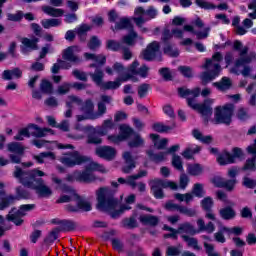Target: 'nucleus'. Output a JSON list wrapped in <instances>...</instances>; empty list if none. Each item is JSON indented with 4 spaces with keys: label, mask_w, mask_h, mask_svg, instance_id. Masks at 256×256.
<instances>
[{
    "label": "nucleus",
    "mask_w": 256,
    "mask_h": 256,
    "mask_svg": "<svg viewBox=\"0 0 256 256\" xmlns=\"http://www.w3.org/2000/svg\"><path fill=\"white\" fill-rule=\"evenodd\" d=\"M42 11L50 17H62L64 13L62 9L53 8L51 6H42Z\"/></svg>",
    "instance_id": "nucleus-44"
},
{
    "label": "nucleus",
    "mask_w": 256,
    "mask_h": 256,
    "mask_svg": "<svg viewBox=\"0 0 256 256\" xmlns=\"http://www.w3.org/2000/svg\"><path fill=\"white\" fill-rule=\"evenodd\" d=\"M165 154V152H159L156 154L155 152H153V150L146 151V155L153 163H161L165 161Z\"/></svg>",
    "instance_id": "nucleus-40"
},
{
    "label": "nucleus",
    "mask_w": 256,
    "mask_h": 256,
    "mask_svg": "<svg viewBox=\"0 0 256 256\" xmlns=\"http://www.w3.org/2000/svg\"><path fill=\"white\" fill-rule=\"evenodd\" d=\"M22 76H23V71H21V69L19 68H14L12 70H5L2 73V79H4V81H11V79H21Z\"/></svg>",
    "instance_id": "nucleus-29"
},
{
    "label": "nucleus",
    "mask_w": 256,
    "mask_h": 256,
    "mask_svg": "<svg viewBox=\"0 0 256 256\" xmlns=\"http://www.w3.org/2000/svg\"><path fill=\"white\" fill-rule=\"evenodd\" d=\"M73 77H75V79H78V81H84L87 82L88 78H87V73L81 71V70H73L72 72Z\"/></svg>",
    "instance_id": "nucleus-63"
},
{
    "label": "nucleus",
    "mask_w": 256,
    "mask_h": 256,
    "mask_svg": "<svg viewBox=\"0 0 256 256\" xmlns=\"http://www.w3.org/2000/svg\"><path fill=\"white\" fill-rule=\"evenodd\" d=\"M75 201L76 205H67L66 210L68 213H89L93 209L91 202L85 200L81 195L71 188V186H65V203H71Z\"/></svg>",
    "instance_id": "nucleus-4"
},
{
    "label": "nucleus",
    "mask_w": 256,
    "mask_h": 256,
    "mask_svg": "<svg viewBox=\"0 0 256 256\" xmlns=\"http://www.w3.org/2000/svg\"><path fill=\"white\" fill-rule=\"evenodd\" d=\"M172 166L175 169H177V171H183V161L181 160V156H179L177 154H173Z\"/></svg>",
    "instance_id": "nucleus-58"
},
{
    "label": "nucleus",
    "mask_w": 256,
    "mask_h": 256,
    "mask_svg": "<svg viewBox=\"0 0 256 256\" xmlns=\"http://www.w3.org/2000/svg\"><path fill=\"white\" fill-rule=\"evenodd\" d=\"M40 91L42 93H46L47 95L53 93V86L51 85V82L43 80L40 84Z\"/></svg>",
    "instance_id": "nucleus-59"
},
{
    "label": "nucleus",
    "mask_w": 256,
    "mask_h": 256,
    "mask_svg": "<svg viewBox=\"0 0 256 256\" xmlns=\"http://www.w3.org/2000/svg\"><path fill=\"white\" fill-rule=\"evenodd\" d=\"M221 71V64L215 63L213 64L212 70L202 72V74L200 75L202 85H207V83H211V81L217 79V77L221 74Z\"/></svg>",
    "instance_id": "nucleus-17"
},
{
    "label": "nucleus",
    "mask_w": 256,
    "mask_h": 256,
    "mask_svg": "<svg viewBox=\"0 0 256 256\" xmlns=\"http://www.w3.org/2000/svg\"><path fill=\"white\" fill-rule=\"evenodd\" d=\"M183 241H185L188 247H193L196 251H201V247L199 246V241L197 238L189 237L187 235H182Z\"/></svg>",
    "instance_id": "nucleus-47"
},
{
    "label": "nucleus",
    "mask_w": 256,
    "mask_h": 256,
    "mask_svg": "<svg viewBox=\"0 0 256 256\" xmlns=\"http://www.w3.org/2000/svg\"><path fill=\"white\" fill-rule=\"evenodd\" d=\"M111 103H113V97L102 94L100 96V101L97 103L98 109L96 113H93L95 105L91 99L85 101L83 111H85L87 115H91L90 119H99V117H103V115L107 113V105H111Z\"/></svg>",
    "instance_id": "nucleus-5"
},
{
    "label": "nucleus",
    "mask_w": 256,
    "mask_h": 256,
    "mask_svg": "<svg viewBox=\"0 0 256 256\" xmlns=\"http://www.w3.org/2000/svg\"><path fill=\"white\" fill-rule=\"evenodd\" d=\"M33 159L37 163H49V161H55V153L53 152H42L38 155H34Z\"/></svg>",
    "instance_id": "nucleus-35"
},
{
    "label": "nucleus",
    "mask_w": 256,
    "mask_h": 256,
    "mask_svg": "<svg viewBox=\"0 0 256 256\" xmlns=\"http://www.w3.org/2000/svg\"><path fill=\"white\" fill-rule=\"evenodd\" d=\"M45 175V172L38 168L24 172L21 168L16 167V170L14 171V177H16L24 187L33 189L39 197H51V195H53L51 187L47 186L43 179L37 178L45 177Z\"/></svg>",
    "instance_id": "nucleus-1"
},
{
    "label": "nucleus",
    "mask_w": 256,
    "mask_h": 256,
    "mask_svg": "<svg viewBox=\"0 0 256 256\" xmlns=\"http://www.w3.org/2000/svg\"><path fill=\"white\" fill-rule=\"evenodd\" d=\"M76 177L79 183H93L95 181V176L91 174V170H87V167L82 172L77 171Z\"/></svg>",
    "instance_id": "nucleus-27"
},
{
    "label": "nucleus",
    "mask_w": 256,
    "mask_h": 256,
    "mask_svg": "<svg viewBox=\"0 0 256 256\" xmlns=\"http://www.w3.org/2000/svg\"><path fill=\"white\" fill-rule=\"evenodd\" d=\"M161 49V45L157 41H153L149 43L144 50H142L140 57L144 61H155L157 59V53H159V50Z\"/></svg>",
    "instance_id": "nucleus-13"
},
{
    "label": "nucleus",
    "mask_w": 256,
    "mask_h": 256,
    "mask_svg": "<svg viewBox=\"0 0 256 256\" xmlns=\"http://www.w3.org/2000/svg\"><path fill=\"white\" fill-rule=\"evenodd\" d=\"M176 127L177 123H175V121H172L171 125H165L161 122H156L152 125V129L156 133H169V131H173Z\"/></svg>",
    "instance_id": "nucleus-25"
},
{
    "label": "nucleus",
    "mask_w": 256,
    "mask_h": 256,
    "mask_svg": "<svg viewBox=\"0 0 256 256\" xmlns=\"http://www.w3.org/2000/svg\"><path fill=\"white\" fill-rule=\"evenodd\" d=\"M76 129H79L84 133H88L87 135L88 145H101V143H103V139L100 136H98L97 132H95V127L91 125H87L79 128V126H77Z\"/></svg>",
    "instance_id": "nucleus-15"
},
{
    "label": "nucleus",
    "mask_w": 256,
    "mask_h": 256,
    "mask_svg": "<svg viewBox=\"0 0 256 256\" xmlns=\"http://www.w3.org/2000/svg\"><path fill=\"white\" fill-rule=\"evenodd\" d=\"M35 209V205L33 204H25L20 206L19 210L12 209L9 214L7 215L8 221H12V223L16 224L17 226L23 224V219L21 217H25L27 213L33 211Z\"/></svg>",
    "instance_id": "nucleus-10"
},
{
    "label": "nucleus",
    "mask_w": 256,
    "mask_h": 256,
    "mask_svg": "<svg viewBox=\"0 0 256 256\" xmlns=\"http://www.w3.org/2000/svg\"><path fill=\"white\" fill-rule=\"evenodd\" d=\"M3 187V183L0 182V211L7 209V207H9L11 203H15L17 199H27V197H29V194H27V192H25L22 188H17V197L7 196L5 195V192H3Z\"/></svg>",
    "instance_id": "nucleus-9"
},
{
    "label": "nucleus",
    "mask_w": 256,
    "mask_h": 256,
    "mask_svg": "<svg viewBox=\"0 0 256 256\" xmlns=\"http://www.w3.org/2000/svg\"><path fill=\"white\" fill-rule=\"evenodd\" d=\"M105 79V73L98 72L94 75V83L96 87H100L102 91H115L121 87V82L116 78L115 81H103Z\"/></svg>",
    "instance_id": "nucleus-11"
},
{
    "label": "nucleus",
    "mask_w": 256,
    "mask_h": 256,
    "mask_svg": "<svg viewBox=\"0 0 256 256\" xmlns=\"http://www.w3.org/2000/svg\"><path fill=\"white\" fill-rule=\"evenodd\" d=\"M174 198L177 199V201H180V203H183V201H185V203H191V200L193 199V192L185 194L176 193Z\"/></svg>",
    "instance_id": "nucleus-53"
},
{
    "label": "nucleus",
    "mask_w": 256,
    "mask_h": 256,
    "mask_svg": "<svg viewBox=\"0 0 256 256\" xmlns=\"http://www.w3.org/2000/svg\"><path fill=\"white\" fill-rule=\"evenodd\" d=\"M196 5L200 7V9L205 10L219 9V11H227V9H229V5L225 2L215 5L209 2H205L203 0H196Z\"/></svg>",
    "instance_id": "nucleus-21"
},
{
    "label": "nucleus",
    "mask_w": 256,
    "mask_h": 256,
    "mask_svg": "<svg viewBox=\"0 0 256 256\" xmlns=\"http://www.w3.org/2000/svg\"><path fill=\"white\" fill-rule=\"evenodd\" d=\"M65 156V167H75V165L87 163V157L81 156L78 151L66 152Z\"/></svg>",
    "instance_id": "nucleus-16"
},
{
    "label": "nucleus",
    "mask_w": 256,
    "mask_h": 256,
    "mask_svg": "<svg viewBox=\"0 0 256 256\" xmlns=\"http://www.w3.org/2000/svg\"><path fill=\"white\" fill-rule=\"evenodd\" d=\"M123 44L117 40L109 39L106 41V50L112 51L113 53H117L121 51Z\"/></svg>",
    "instance_id": "nucleus-42"
},
{
    "label": "nucleus",
    "mask_w": 256,
    "mask_h": 256,
    "mask_svg": "<svg viewBox=\"0 0 256 256\" xmlns=\"http://www.w3.org/2000/svg\"><path fill=\"white\" fill-rule=\"evenodd\" d=\"M163 53L164 55H168V57H179V49H173V44H171V42L164 44Z\"/></svg>",
    "instance_id": "nucleus-45"
},
{
    "label": "nucleus",
    "mask_w": 256,
    "mask_h": 256,
    "mask_svg": "<svg viewBox=\"0 0 256 256\" xmlns=\"http://www.w3.org/2000/svg\"><path fill=\"white\" fill-rule=\"evenodd\" d=\"M242 169L243 171H256V156L248 158Z\"/></svg>",
    "instance_id": "nucleus-52"
},
{
    "label": "nucleus",
    "mask_w": 256,
    "mask_h": 256,
    "mask_svg": "<svg viewBox=\"0 0 256 256\" xmlns=\"http://www.w3.org/2000/svg\"><path fill=\"white\" fill-rule=\"evenodd\" d=\"M223 231H225L226 233H232L233 235H236L237 237H239V235L243 234V228H241L239 226H234L232 228L223 226Z\"/></svg>",
    "instance_id": "nucleus-60"
},
{
    "label": "nucleus",
    "mask_w": 256,
    "mask_h": 256,
    "mask_svg": "<svg viewBox=\"0 0 256 256\" xmlns=\"http://www.w3.org/2000/svg\"><path fill=\"white\" fill-rule=\"evenodd\" d=\"M111 29L112 31H123V29H129V31H131V29L134 28L129 18H121L119 22H116L114 27H111Z\"/></svg>",
    "instance_id": "nucleus-34"
},
{
    "label": "nucleus",
    "mask_w": 256,
    "mask_h": 256,
    "mask_svg": "<svg viewBox=\"0 0 256 256\" xmlns=\"http://www.w3.org/2000/svg\"><path fill=\"white\" fill-rule=\"evenodd\" d=\"M233 50L239 51V58L235 60L234 67L236 69H239L241 65H249L250 63H253V61H256V53L250 52L249 53V47L244 46L243 42L240 40H235L233 43Z\"/></svg>",
    "instance_id": "nucleus-8"
},
{
    "label": "nucleus",
    "mask_w": 256,
    "mask_h": 256,
    "mask_svg": "<svg viewBox=\"0 0 256 256\" xmlns=\"http://www.w3.org/2000/svg\"><path fill=\"white\" fill-rule=\"evenodd\" d=\"M219 215L221 219H224V221H231V219H235V217L237 216V212H235V209H233V207L226 206L219 210Z\"/></svg>",
    "instance_id": "nucleus-32"
},
{
    "label": "nucleus",
    "mask_w": 256,
    "mask_h": 256,
    "mask_svg": "<svg viewBox=\"0 0 256 256\" xmlns=\"http://www.w3.org/2000/svg\"><path fill=\"white\" fill-rule=\"evenodd\" d=\"M65 60L70 61V63H75L76 65H78V63H81V58L75 56L73 46L65 49Z\"/></svg>",
    "instance_id": "nucleus-39"
},
{
    "label": "nucleus",
    "mask_w": 256,
    "mask_h": 256,
    "mask_svg": "<svg viewBox=\"0 0 256 256\" xmlns=\"http://www.w3.org/2000/svg\"><path fill=\"white\" fill-rule=\"evenodd\" d=\"M139 221L142 225H149L150 227H157L159 225V217L151 214L141 215Z\"/></svg>",
    "instance_id": "nucleus-30"
},
{
    "label": "nucleus",
    "mask_w": 256,
    "mask_h": 256,
    "mask_svg": "<svg viewBox=\"0 0 256 256\" xmlns=\"http://www.w3.org/2000/svg\"><path fill=\"white\" fill-rule=\"evenodd\" d=\"M189 176L187 174L182 173L179 178V187L180 189H187V186L189 185Z\"/></svg>",
    "instance_id": "nucleus-64"
},
{
    "label": "nucleus",
    "mask_w": 256,
    "mask_h": 256,
    "mask_svg": "<svg viewBox=\"0 0 256 256\" xmlns=\"http://www.w3.org/2000/svg\"><path fill=\"white\" fill-rule=\"evenodd\" d=\"M149 90H151V85L147 83H142L138 86V97L140 99H145L149 95Z\"/></svg>",
    "instance_id": "nucleus-50"
},
{
    "label": "nucleus",
    "mask_w": 256,
    "mask_h": 256,
    "mask_svg": "<svg viewBox=\"0 0 256 256\" xmlns=\"http://www.w3.org/2000/svg\"><path fill=\"white\" fill-rule=\"evenodd\" d=\"M63 21L59 18H52V19H44L41 21L42 27L44 29H51V27H59Z\"/></svg>",
    "instance_id": "nucleus-43"
},
{
    "label": "nucleus",
    "mask_w": 256,
    "mask_h": 256,
    "mask_svg": "<svg viewBox=\"0 0 256 256\" xmlns=\"http://www.w3.org/2000/svg\"><path fill=\"white\" fill-rule=\"evenodd\" d=\"M213 61H215L216 63H221V61H223V54H221V52H215L212 55V58L206 59L204 69H209L210 67H213V65H215Z\"/></svg>",
    "instance_id": "nucleus-41"
},
{
    "label": "nucleus",
    "mask_w": 256,
    "mask_h": 256,
    "mask_svg": "<svg viewBox=\"0 0 256 256\" xmlns=\"http://www.w3.org/2000/svg\"><path fill=\"white\" fill-rule=\"evenodd\" d=\"M121 227L124 229H137V227H139V223L137 222L135 216H131L129 218L122 219Z\"/></svg>",
    "instance_id": "nucleus-37"
},
{
    "label": "nucleus",
    "mask_w": 256,
    "mask_h": 256,
    "mask_svg": "<svg viewBox=\"0 0 256 256\" xmlns=\"http://www.w3.org/2000/svg\"><path fill=\"white\" fill-rule=\"evenodd\" d=\"M213 86L216 87L218 91H229V89L233 87V81H231V78L224 76L219 82H214Z\"/></svg>",
    "instance_id": "nucleus-28"
},
{
    "label": "nucleus",
    "mask_w": 256,
    "mask_h": 256,
    "mask_svg": "<svg viewBox=\"0 0 256 256\" xmlns=\"http://www.w3.org/2000/svg\"><path fill=\"white\" fill-rule=\"evenodd\" d=\"M245 157V153L243 152V149L239 147H234L232 149V154H231V160L233 163H235V159H243Z\"/></svg>",
    "instance_id": "nucleus-56"
},
{
    "label": "nucleus",
    "mask_w": 256,
    "mask_h": 256,
    "mask_svg": "<svg viewBox=\"0 0 256 256\" xmlns=\"http://www.w3.org/2000/svg\"><path fill=\"white\" fill-rule=\"evenodd\" d=\"M177 230H178L179 235L181 233H187L188 235H197V233H199V231H197V229H195V226H193L189 222H184V223L180 224Z\"/></svg>",
    "instance_id": "nucleus-36"
},
{
    "label": "nucleus",
    "mask_w": 256,
    "mask_h": 256,
    "mask_svg": "<svg viewBox=\"0 0 256 256\" xmlns=\"http://www.w3.org/2000/svg\"><path fill=\"white\" fill-rule=\"evenodd\" d=\"M97 209L99 211H112V219H117L123 213V209L116 210L119 200L115 199L113 192L107 187H100L96 191Z\"/></svg>",
    "instance_id": "nucleus-3"
},
{
    "label": "nucleus",
    "mask_w": 256,
    "mask_h": 256,
    "mask_svg": "<svg viewBox=\"0 0 256 256\" xmlns=\"http://www.w3.org/2000/svg\"><path fill=\"white\" fill-rule=\"evenodd\" d=\"M95 155L104 161H113L117 157V150L112 146H98Z\"/></svg>",
    "instance_id": "nucleus-14"
},
{
    "label": "nucleus",
    "mask_w": 256,
    "mask_h": 256,
    "mask_svg": "<svg viewBox=\"0 0 256 256\" xmlns=\"http://www.w3.org/2000/svg\"><path fill=\"white\" fill-rule=\"evenodd\" d=\"M87 171H98L99 173H107V169H105V166L97 162H91L87 166Z\"/></svg>",
    "instance_id": "nucleus-54"
},
{
    "label": "nucleus",
    "mask_w": 256,
    "mask_h": 256,
    "mask_svg": "<svg viewBox=\"0 0 256 256\" xmlns=\"http://www.w3.org/2000/svg\"><path fill=\"white\" fill-rule=\"evenodd\" d=\"M211 103H213V100L211 99L204 100V103L198 104L196 111L201 113L203 117H211V115H213V108L211 107Z\"/></svg>",
    "instance_id": "nucleus-23"
},
{
    "label": "nucleus",
    "mask_w": 256,
    "mask_h": 256,
    "mask_svg": "<svg viewBox=\"0 0 256 256\" xmlns=\"http://www.w3.org/2000/svg\"><path fill=\"white\" fill-rule=\"evenodd\" d=\"M107 139L110 143H114V145L128 141L130 149H137L145 145V139L133 127H130L129 124H121L119 126V134L108 135Z\"/></svg>",
    "instance_id": "nucleus-2"
},
{
    "label": "nucleus",
    "mask_w": 256,
    "mask_h": 256,
    "mask_svg": "<svg viewBox=\"0 0 256 256\" xmlns=\"http://www.w3.org/2000/svg\"><path fill=\"white\" fill-rule=\"evenodd\" d=\"M236 118L238 119V121H241L242 123H247V121L251 119V114H249V108H238L236 112Z\"/></svg>",
    "instance_id": "nucleus-38"
},
{
    "label": "nucleus",
    "mask_w": 256,
    "mask_h": 256,
    "mask_svg": "<svg viewBox=\"0 0 256 256\" xmlns=\"http://www.w3.org/2000/svg\"><path fill=\"white\" fill-rule=\"evenodd\" d=\"M6 148L7 151L11 153L9 155L11 163H21V158L23 157L26 149L25 146L19 142H10L7 144Z\"/></svg>",
    "instance_id": "nucleus-12"
},
{
    "label": "nucleus",
    "mask_w": 256,
    "mask_h": 256,
    "mask_svg": "<svg viewBox=\"0 0 256 256\" xmlns=\"http://www.w3.org/2000/svg\"><path fill=\"white\" fill-rule=\"evenodd\" d=\"M91 31V26L88 24H82L77 29V35L78 37H87V33Z\"/></svg>",
    "instance_id": "nucleus-61"
},
{
    "label": "nucleus",
    "mask_w": 256,
    "mask_h": 256,
    "mask_svg": "<svg viewBox=\"0 0 256 256\" xmlns=\"http://www.w3.org/2000/svg\"><path fill=\"white\" fill-rule=\"evenodd\" d=\"M203 165L199 163L187 164V173L191 177H199L203 175Z\"/></svg>",
    "instance_id": "nucleus-33"
},
{
    "label": "nucleus",
    "mask_w": 256,
    "mask_h": 256,
    "mask_svg": "<svg viewBox=\"0 0 256 256\" xmlns=\"http://www.w3.org/2000/svg\"><path fill=\"white\" fill-rule=\"evenodd\" d=\"M216 162L220 167H225L226 165H233V159L231 160V152L228 150H223L216 157Z\"/></svg>",
    "instance_id": "nucleus-24"
},
{
    "label": "nucleus",
    "mask_w": 256,
    "mask_h": 256,
    "mask_svg": "<svg viewBox=\"0 0 256 256\" xmlns=\"http://www.w3.org/2000/svg\"><path fill=\"white\" fill-rule=\"evenodd\" d=\"M242 185H243V187H246V189H255L256 180L245 176L243 178Z\"/></svg>",
    "instance_id": "nucleus-62"
},
{
    "label": "nucleus",
    "mask_w": 256,
    "mask_h": 256,
    "mask_svg": "<svg viewBox=\"0 0 256 256\" xmlns=\"http://www.w3.org/2000/svg\"><path fill=\"white\" fill-rule=\"evenodd\" d=\"M200 206L202 211H205L206 219H210V221H216L215 214L213 213V207L215 206V202L213 201V197L206 196L200 201Z\"/></svg>",
    "instance_id": "nucleus-18"
},
{
    "label": "nucleus",
    "mask_w": 256,
    "mask_h": 256,
    "mask_svg": "<svg viewBox=\"0 0 256 256\" xmlns=\"http://www.w3.org/2000/svg\"><path fill=\"white\" fill-rule=\"evenodd\" d=\"M192 195L198 199L205 197V188L202 183H195L192 187Z\"/></svg>",
    "instance_id": "nucleus-46"
},
{
    "label": "nucleus",
    "mask_w": 256,
    "mask_h": 256,
    "mask_svg": "<svg viewBox=\"0 0 256 256\" xmlns=\"http://www.w3.org/2000/svg\"><path fill=\"white\" fill-rule=\"evenodd\" d=\"M165 189L163 185V179L156 178L152 180L150 191L156 199H165V192L163 191Z\"/></svg>",
    "instance_id": "nucleus-19"
},
{
    "label": "nucleus",
    "mask_w": 256,
    "mask_h": 256,
    "mask_svg": "<svg viewBox=\"0 0 256 256\" xmlns=\"http://www.w3.org/2000/svg\"><path fill=\"white\" fill-rule=\"evenodd\" d=\"M178 71L185 79H193V68L191 66H179Z\"/></svg>",
    "instance_id": "nucleus-51"
},
{
    "label": "nucleus",
    "mask_w": 256,
    "mask_h": 256,
    "mask_svg": "<svg viewBox=\"0 0 256 256\" xmlns=\"http://www.w3.org/2000/svg\"><path fill=\"white\" fill-rule=\"evenodd\" d=\"M158 73L164 81H173V74L171 73V68L162 67L158 70Z\"/></svg>",
    "instance_id": "nucleus-48"
},
{
    "label": "nucleus",
    "mask_w": 256,
    "mask_h": 256,
    "mask_svg": "<svg viewBox=\"0 0 256 256\" xmlns=\"http://www.w3.org/2000/svg\"><path fill=\"white\" fill-rule=\"evenodd\" d=\"M123 159L126 165L122 167V172H124L125 174H129L131 173V171H133V169L137 167V164L133 159V155H131V152L129 151L123 153Z\"/></svg>",
    "instance_id": "nucleus-22"
},
{
    "label": "nucleus",
    "mask_w": 256,
    "mask_h": 256,
    "mask_svg": "<svg viewBox=\"0 0 256 256\" xmlns=\"http://www.w3.org/2000/svg\"><path fill=\"white\" fill-rule=\"evenodd\" d=\"M101 39H99L98 36H91L88 44H87V47L88 49H90L91 51H95L96 49H99V47H101Z\"/></svg>",
    "instance_id": "nucleus-49"
},
{
    "label": "nucleus",
    "mask_w": 256,
    "mask_h": 256,
    "mask_svg": "<svg viewBox=\"0 0 256 256\" xmlns=\"http://www.w3.org/2000/svg\"><path fill=\"white\" fill-rule=\"evenodd\" d=\"M235 185H237V179L224 180L222 189H226V191L231 193V191H235Z\"/></svg>",
    "instance_id": "nucleus-57"
},
{
    "label": "nucleus",
    "mask_w": 256,
    "mask_h": 256,
    "mask_svg": "<svg viewBox=\"0 0 256 256\" xmlns=\"http://www.w3.org/2000/svg\"><path fill=\"white\" fill-rule=\"evenodd\" d=\"M178 95L182 99H187L189 97V95H192V97H199L201 95V88L196 87L191 90L189 88L180 87V88H178Z\"/></svg>",
    "instance_id": "nucleus-26"
},
{
    "label": "nucleus",
    "mask_w": 256,
    "mask_h": 256,
    "mask_svg": "<svg viewBox=\"0 0 256 256\" xmlns=\"http://www.w3.org/2000/svg\"><path fill=\"white\" fill-rule=\"evenodd\" d=\"M58 237H59V228H55L46 237L45 239L46 245H51V243H54L55 241H57Z\"/></svg>",
    "instance_id": "nucleus-55"
},
{
    "label": "nucleus",
    "mask_w": 256,
    "mask_h": 256,
    "mask_svg": "<svg viewBox=\"0 0 256 256\" xmlns=\"http://www.w3.org/2000/svg\"><path fill=\"white\" fill-rule=\"evenodd\" d=\"M54 132L50 128H40L36 124H29L26 128H22L14 136L15 141H23L31 135L33 137H47V135H53Z\"/></svg>",
    "instance_id": "nucleus-7"
},
{
    "label": "nucleus",
    "mask_w": 256,
    "mask_h": 256,
    "mask_svg": "<svg viewBox=\"0 0 256 256\" xmlns=\"http://www.w3.org/2000/svg\"><path fill=\"white\" fill-rule=\"evenodd\" d=\"M235 113V104L227 103L223 106L215 108L214 123L215 125H226L229 127L233 123V115Z\"/></svg>",
    "instance_id": "nucleus-6"
},
{
    "label": "nucleus",
    "mask_w": 256,
    "mask_h": 256,
    "mask_svg": "<svg viewBox=\"0 0 256 256\" xmlns=\"http://www.w3.org/2000/svg\"><path fill=\"white\" fill-rule=\"evenodd\" d=\"M21 52L26 55L29 51H35L37 49V43H39V39L33 38H22L21 39Z\"/></svg>",
    "instance_id": "nucleus-20"
},
{
    "label": "nucleus",
    "mask_w": 256,
    "mask_h": 256,
    "mask_svg": "<svg viewBox=\"0 0 256 256\" xmlns=\"http://www.w3.org/2000/svg\"><path fill=\"white\" fill-rule=\"evenodd\" d=\"M137 39H143V38L139 37V34L137 32H135L134 28H132L129 30L127 35L123 36L122 41L129 47H133V45H135V41H137Z\"/></svg>",
    "instance_id": "nucleus-31"
}]
</instances>
